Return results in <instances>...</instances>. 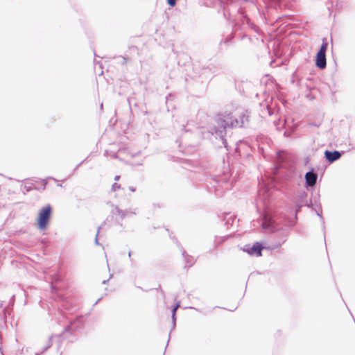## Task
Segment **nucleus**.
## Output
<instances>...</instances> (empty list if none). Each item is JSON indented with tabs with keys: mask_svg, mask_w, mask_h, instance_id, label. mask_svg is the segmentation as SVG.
Wrapping results in <instances>:
<instances>
[{
	"mask_svg": "<svg viewBox=\"0 0 355 355\" xmlns=\"http://www.w3.org/2000/svg\"><path fill=\"white\" fill-rule=\"evenodd\" d=\"M262 227L268 232H273L276 230L274 220L268 216L263 218Z\"/></svg>",
	"mask_w": 355,
	"mask_h": 355,
	"instance_id": "3",
	"label": "nucleus"
},
{
	"mask_svg": "<svg viewBox=\"0 0 355 355\" xmlns=\"http://www.w3.org/2000/svg\"><path fill=\"white\" fill-rule=\"evenodd\" d=\"M53 209L50 205L42 207L36 218L37 227L41 230H45L48 227L52 216Z\"/></svg>",
	"mask_w": 355,
	"mask_h": 355,
	"instance_id": "1",
	"label": "nucleus"
},
{
	"mask_svg": "<svg viewBox=\"0 0 355 355\" xmlns=\"http://www.w3.org/2000/svg\"><path fill=\"white\" fill-rule=\"evenodd\" d=\"M121 188V185L117 184V183H114L113 185H112V189L114 191H116L118 189H119Z\"/></svg>",
	"mask_w": 355,
	"mask_h": 355,
	"instance_id": "9",
	"label": "nucleus"
},
{
	"mask_svg": "<svg viewBox=\"0 0 355 355\" xmlns=\"http://www.w3.org/2000/svg\"><path fill=\"white\" fill-rule=\"evenodd\" d=\"M176 1L177 0H167V3L171 6V7H173L175 6L176 4Z\"/></svg>",
	"mask_w": 355,
	"mask_h": 355,
	"instance_id": "8",
	"label": "nucleus"
},
{
	"mask_svg": "<svg viewBox=\"0 0 355 355\" xmlns=\"http://www.w3.org/2000/svg\"><path fill=\"white\" fill-rule=\"evenodd\" d=\"M116 212H117L119 215H121V217H124V216H125V213H124L123 211L120 210V209H118V208H116Z\"/></svg>",
	"mask_w": 355,
	"mask_h": 355,
	"instance_id": "11",
	"label": "nucleus"
},
{
	"mask_svg": "<svg viewBox=\"0 0 355 355\" xmlns=\"http://www.w3.org/2000/svg\"><path fill=\"white\" fill-rule=\"evenodd\" d=\"M327 48V44L323 43L319 51L317 53L315 58V64L316 67H326V51Z\"/></svg>",
	"mask_w": 355,
	"mask_h": 355,
	"instance_id": "2",
	"label": "nucleus"
},
{
	"mask_svg": "<svg viewBox=\"0 0 355 355\" xmlns=\"http://www.w3.org/2000/svg\"><path fill=\"white\" fill-rule=\"evenodd\" d=\"M305 179L307 185L313 187L316 184L317 175L313 172H308L305 175Z\"/></svg>",
	"mask_w": 355,
	"mask_h": 355,
	"instance_id": "6",
	"label": "nucleus"
},
{
	"mask_svg": "<svg viewBox=\"0 0 355 355\" xmlns=\"http://www.w3.org/2000/svg\"><path fill=\"white\" fill-rule=\"evenodd\" d=\"M247 23L249 24V19H246Z\"/></svg>",
	"mask_w": 355,
	"mask_h": 355,
	"instance_id": "14",
	"label": "nucleus"
},
{
	"mask_svg": "<svg viewBox=\"0 0 355 355\" xmlns=\"http://www.w3.org/2000/svg\"><path fill=\"white\" fill-rule=\"evenodd\" d=\"M324 155H325L326 159L329 162H333L338 159L340 157L341 154L338 151L331 152V151L326 150L324 153Z\"/></svg>",
	"mask_w": 355,
	"mask_h": 355,
	"instance_id": "5",
	"label": "nucleus"
},
{
	"mask_svg": "<svg viewBox=\"0 0 355 355\" xmlns=\"http://www.w3.org/2000/svg\"><path fill=\"white\" fill-rule=\"evenodd\" d=\"M120 60H121V64H126V60L124 58H120Z\"/></svg>",
	"mask_w": 355,
	"mask_h": 355,
	"instance_id": "12",
	"label": "nucleus"
},
{
	"mask_svg": "<svg viewBox=\"0 0 355 355\" xmlns=\"http://www.w3.org/2000/svg\"><path fill=\"white\" fill-rule=\"evenodd\" d=\"M120 179V176L119 175H116L115 178H114V180L116 181L119 180Z\"/></svg>",
	"mask_w": 355,
	"mask_h": 355,
	"instance_id": "13",
	"label": "nucleus"
},
{
	"mask_svg": "<svg viewBox=\"0 0 355 355\" xmlns=\"http://www.w3.org/2000/svg\"><path fill=\"white\" fill-rule=\"evenodd\" d=\"M178 307H179V304H176V305L174 306L173 309L172 313H173V318H174V317H175V313H176V311H177V309H178Z\"/></svg>",
	"mask_w": 355,
	"mask_h": 355,
	"instance_id": "10",
	"label": "nucleus"
},
{
	"mask_svg": "<svg viewBox=\"0 0 355 355\" xmlns=\"http://www.w3.org/2000/svg\"><path fill=\"white\" fill-rule=\"evenodd\" d=\"M217 123H218V127L222 128L223 129H225L227 128V126L228 125L227 123H226L225 120H223V119H220V118L218 119Z\"/></svg>",
	"mask_w": 355,
	"mask_h": 355,
	"instance_id": "7",
	"label": "nucleus"
},
{
	"mask_svg": "<svg viewBox=\"0 0 355 355\" xmlns=\"http://www.w3.org/2000/svg\"><path fill=\"white\" fill-rule=\"evenodd\" d=\"M263 247L259 243H255L253 246L248 250H244L245 252H247L250 255H255L257 257L261 256V251H262Z\"/></svg>",
	"mask_w": 355,
	"mask_h": 355,
	"instance_id": "4",
	"label": "nucleus"
}]
</instances>
